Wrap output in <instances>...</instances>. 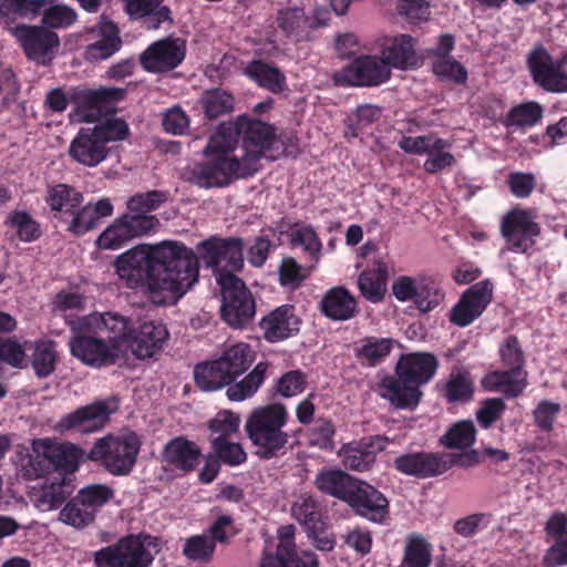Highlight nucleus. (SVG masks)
<instances>
[{
	"instance_id": "7c9ffc66",
	"label": "nucleus",
	"mask_w": 567,
	"mask_h": 567,
	"mask_svg": "<svg viewBox=\"0 0 567 567\" xmlns=\"http://www.w3.org/2000/svg\"><path fill=\"white\" fill-rule=\"evenodd\" d=\"M358 482L359 478L342 470L329 468L317 474L315 485L320 492L347 504Z\"/></svg>"
},
{
	"instance_id": "a211bd4d",
	"label": "nucleus",
	"mask_w": 567,
	"mask_h": 567,
	"mask_svg": "<svg viewBox=\"0 0 567 567\" xmlns=\"http://www.w3.org/2000/svg\"><path fill=\"white\" fill-rule=\"evenodd\" d=\"M127 320L130 319L127 318ZM167 337L168 331L162 322L145 321L137 330H133L131 321H128L126 336L122 340V354L124 348H130L138 359L152 358L162 350Z\"/></svg>"
},
{
	"instance_id": "4468645a",
	"label": "nucleus",
	"mask_w": 567,
	"mask_h": 567,
	"mask_svg": "<svg viewBox=\"0 0 567 567\" xmlns=\"http://www.w3.org/2000/svg\"><path fill=\"white\" fill-rule=\"evenodd\" d=\"M117 409V400L114 398L96 401L64 415L55 427L59 431L97 432L105 427L111 414Z\"/></svg>"
},
{
	"instance_id": "3c124183",
	"label": "nucleus",
	"mask_w": 567,
	"mask_h": 567,
	"mask_svg": "<svg viewBox=\"0 0 567 567\" xmlns=\"http://www.w3.org/2000/svg\"><path fill=\"white\" fill-rule=\"evenodd\" d=\"M95 515L75 496L59 513V520L65 525L81 529L93 523Z\"/></svg>"
},
{
	"instance_id": "c03bdc74",
	"label": "nucleus",
	"mask_w": 567,
	"mask_h": 567,
	"mask_svg": "<svg viewBox=\"0 0 567 567\" xmlns=\"http://www.w3.org/2000/svg\"><path fill=\"white\" fill-rule=\"evenodd\" d=\"M414 305L422 312L434 310L445 297L437 280L431 276H419Z\"/></svg>"
},
{
	"instance_id": "680f3d73",
	"label": "nucleus",
	"mask_w": 567,
	"mask_h": 567,
	"mask_svg": "<svg viewBox=\"0 0 567 567\" xmlns=\"http://www.w3.org/2000/svg\"><path fill=\"white\" fill-rule=\"evenodd\" d=\"M8 224L16 228L22 241H33L40 236L38 223L24 210L12 212L8 217Z\"/></svg>"
},
{
	"instance_id": "6ab92c4d",
	"label": "nucleus",
	"mask_w": 567,
	"mask_h": 567,
	"mask_svg": "<svg viewBox=\"0 0 567 567\" xmlns=\"http://www.w3.org/2000/svg\"><path fill=\"white\" fill-rule=\"evenodd\" d=\"M301 319L292 305H281L265 316L258 322L262 338L269 343H278L295 337L300 331Z\"/></svg>"
},
{
	"instance_id": "5fc2aeb1",
	"label": "nucleus",
	"mask_w": 567,
	"mask_h": 567,
	"mask_svg": "<svg viewBox=\"0 0 567 567\" xmlns=\"http://www.w3.org/2000/svg\"><path fill=\"white\" fill-rule=\"evenodd\" d=\"M228 466H239L247 461V453L240 443L228 441L226 437H215V462Z\"/></svg>"
},
{
	"instance_id": "4d7b16f0",
	"label": "nucleus",
	"mask_w": 567,
	"mask_h": 567,
	"mask_svg": "<svg viewBox=\"0 0 567 567\" xmlns=\"http://www.w3.org/2000/svg\"><path fill=\"white\" fill-rule=\"evenodd\" d=\"M35 7V1L30 0H0V27L7 29L11 34V28L17 27L14 21L24 17Z\"/></svg>"
},
{
	"instance_id": "f3484780",
	"label": "nucleus",
	"mask_w": 567,
	"mask_h": 567,
	"mask_svg": "<svg viewBox=\"0 0 567 567\" xmlns=\"http://www.w3.org/2000/svg\"><path fill=\"white\" fill-rule=\"evenodd\" d=\"M493 284L485 279L472 285L460 297L450 312V321L461 328L470 326L492 302Z\"/></svg>"
},
{
	"instance_id": "f03ea898",
	"label": "nucleus",
	"mask_w": 567,
	"mask_h": 567,
	"mask_svg": "<svg viewBox=\"0 0 567 567\" xmlns=\"http://www.w3.org/2000/svg\"><path fill=\"white\" fill-rule=\"evenodd\" d=\"M72 337L69 341L72 355L87 365L112 364L122 355V340L128 320L118 312H93L70 320Z\"/></svg>"
},
{
	"instance_id": "bf43d9fd",
	"label": "nucleus",
	"mask_w": 567,
	"mask_h": 567,
	"mask_svg": "<svg viewBox=\"0 0 567 567\" xmlns=\"http://www.w3.org/2000/svg\"><path fill=\"white\" fill-rule=\"evenodd\" d=\"M499 355L503 364L517 374H520L525 364V357L518 338L508 336L499 348Z\"/></svg>"
},
{
	"instance_id": "ea45409f",
	"label": "nucleus",
	"mask_w": 567,
	"mask_h": 567,
	"mask_svg": "<svg viewBox=\"0 0 567 567\" xmlns=\"http://www.w3.org/2000/svg\"><path fill=\"white\" fill-rule=\"evenodd\" d=\"M289 241L292 247H302L313 262L321 257L322 241L311 225L295 221L288 229Z\"/></svg>"
},
{
	"instance_id": "e433bc0d",
	"label": "nucleus",
	"mask_w": 567,
	"mask_h": 567,
	"mask_svg": "<svg viewBox=\"0 0 567 567\" xmlns=\"http://www.w3.org/2000/svg\"><path fill=\"white\" fill-rule=\"evenodd\" d=\"M278 28L296 42L309 41L311 39L307 14L302 7H285L277 14Z\"/></svg>"
},
{
	"instance_id": "de8ad7c7",
	"label": "nucleus",
	"mask_w": 567,
	"mask_h": 567,
	"mask_svg": "<svg viewBox=\"0 0 567 567\" xmlns=\"http://www.w3.org/2000/svg\"><path fill=\"white\" fill-rule=\"evenodd\" d=\"M451 146L450 142L435 137L424 162V171L429 174H437L444 169L451 168L456 164L455 156L446 150Z\"/></svg>"
},
{
	"instance_id": "c85d7f7f",
	"label": "nucleus",
	"mask_w": 567,
	"mask_h": 567,
	"mask_svg": "<svg viewBox=\"0 0 567 567\" xmlns=\"http://www.w3.org/2000/svg\"><path fill=\"white\" fill-rule=\"evenodd\" d=\"M382 60L386 66L405 70L416 66L414 40L409 34H400L386 39L382 45Z\"/></svg>"
},
{
	"instance_id": "f257e3e1",
	"label": "nucleus",
	"mask_w": 567,
	"mask_h": 567,
	"mask_svg": "<svg viewBox=\"0 0 567 567\" xmlns=\"http://www.w3.org/2000/svg\"><path fill=\"white\" fill-rule=\"evenodd\" d=\"M114 266L127 287H143L157 306L176 303L198 279L195 252L176 240L137 245L117 256Z\"/></svg>"
},
{
	"instance_id": "0eeeda50",
	"label": "nucleus",
	"mask_w": 567,
	"mask_h": 567,
	"mask_svg": "<svg viewBox=\"0 0 567 567\" xmlns=\"http://www.w3.org/2000/svg\"><path fill=\"white\" fill-rule=\"evenodd\" d=\"M216 282L220 289L219 315L233 330H247L255 321L257 302L246 282L230 272H220Z\"/></svg>"
},
{
	"instance_id": "e2e57ef3",
	"label": "nucleus",
	"mask_w": 567,
	"mask_h": 567,
	"mask_svg": "<svg viewBox=\"0 0 567 567\" xmlns=\"http://www.w3.org/2000/svg\"><path fill=\"white\" fill-rule=\"evenodd\" d=\"M505 410L506 403L502 398H487L482 401L476 411V420L482 429L488 430L501 420Z\"/></svg>"
},
{
	"instance_id": "f704fd0d",
	"label": "nucleus",
	"mask_w": 567,
	"mask_h": 567,
	"mask_svg": "<svg viewBox=\"0 0 567 567\" xmlns=\"http://www.w3.org/2000/svg\"><path fill=\"white\" fill-rule=\"evenodd\" d=\"M388 275V265L381 260L364 269L358 278L361 296L373 303L382 301L386 291Z\"/></svg>"
},
{
	"instance_id": "79ce46f5",
	"label": "nucleus",
	"mask_w": 567,
	"mask_h": 567,
	"mask_svg": "<svg viewBox=\"0 0 567 567\" xmlns=\"http://www.w3.org/2000/svg\"><path fill=\"white\" fill-rule=\"evenodd\" d=\"M443 395L449 403L465 404L473 400L474 382L467 371H452L443 386Z\"/></svg>"
},
{
	"instance_id": "052dcab7",
	"label": "nucleus",
	"mask_w": 567,
	"mask_h": 567,
	"mask_svg": "<svg viewBox=\"0 0 567 567\" xmlns=\"http://www.w3.org/2000/svg\"><path fill=\"white\" fill-rule=\"evenodd\" d=\"M307 388V375L301 370L285 372L276 382V392L282 398H292L302 393Z\"/></svg>"
},
{
	"instance_id": "c756f323",
	"label": "nucleus",
	"mask_w": 567,
	"mask_h": 567,
	"mask_svg": "<svg viewBox=\"0 0 567 567\" xmlns=\"http://www.w3.org/2000/svg\"><path fill=\"white\" fill-rule=\"evenodd\" d=\"M244 240L238 237L215 236V275L235 274L244 268Z\"/></svg>"
},
{
	"instance_id": "69168bd1",
	"label": "nucleus",
	"mask_w": 567,
	"mask_h": 567,
	"mask_svg": "<svg viewBox=\"0 0 567 567\" xmlns=\"http://www.w3.org/2000/svg\"><path fill=\"white\" fill-rule=\"evenodd\" d=\"M336 427L331 420L320 417L309 430L310 444L322 450H332Z\"/></svg>"
},
{
	"instance_id": "774afa93",
	"label": "nucleus",
	"mask_w": 567,
	"mask_h": 567,
	"mask_svg": "<svg viewBox=\"0 0 567 567\" xmlns=\"http://www.w3.org/2000/svg\"><path fill=\"white\" fill-rule=\"evenodd\" d=\"M189 117L181 106H172L162 114L163 130L172 135H183L189 127Z\"/></svg>"
},
{
	"instance_id": "603ef678",
	"label": "nucleus",
	"mask_w": 567,
	"mask_h": 567,
	"mask_svg": "<svg viewBox=\"0 0 567 567\" xmlns=\"http://www.w3.org/2000/svg\"><path fill=\"white\" fill-rule=\"evenodd\" d=\"M244 121L241 115L236 121L223 122L215 127V137L218 145H220L219 155L227 156L226 153L233 151L239 137L243 138Z\"/></svg>"
},
{
	"instance_id": "37998d69",
	"label": "nucleus",
	"mask_w": 567,
	"mask_h": 567,
	"mask_svg": "<svg viewBox=\"0 0 567 567\" xmlns=\"http://www.w3.org/2000/svg\"><path fill=\"white\" fill-rule=\"evenodd\" d=\"M431 564V544L422 535H410L404 547L401 567H430Z\"/></svg>"
},
{
	"instance_id": "9d476101",
	"label": "nucleus",
	"mask_w": 567,
	"mask_h": 567,
	"mask_svg": "<svg viewBox=\"0 0 567 567\" xmlns=\"http://www.w3.org/2000/svg\"><path fill=\"white\" fill-rule=\"evenodd\" d=\"M30 455L31 468L25 470L29 477L42 475L49 466L65 472H75L84 458V451L72 443H60L51 439H38L32 442Z\"/></svg>"
},
{
	"instance_id": "864d4df0",
	"label": "nucleus",
	"mask_w": 567,
	"mask_h": 567,
	"mask_svg": "<svg viewBox=\"0 0 567 567\" xmlns=\"http://www.w3.org/2000/svg\"><path fill=\"white\" fill-rule=\"evenodd\" d=\"M164 200L165 195L157 190L136 194L126 203L128 210L127 214H130L131 217L143 216L146 218H155L154 216L148 215V213L157 209Z\"/></svg>"
},
{
	"instance_id": "f8f14e48",
	"label": "nucleus",
	"mask_w": 567,
	"mask_h": 567,
	"mask_svg": "<svg viewBox=\"0 0 567 567\" xmlns=\"http://www.w3.org/2000/svg\"><path fill=\"white\" fill-rule=\"evenodd\" d=\"M277 538L276 553H264L259 567H319L316 553L297 549L293 525L280 526Z\"/></svg>"
},
{
	"instance_id": "473e14b6",
	"label": "nucleus",
	"mask_w": 567,
	"mask_h": 567,
	"mask_svg": "<svg viewBox=\"0 0 567 567\" xmlns=\"http://www.w3.org/2000/svg\"><path fill=\"white\" fill-rule=\"evenodd\" d=\"M83 194L68 184H56L47 190L45 203L60 219L70 218L83 203Z\"/></svg>"
},
{
	"instance_id": "49530a36",
	"label": "nucleus",
	"mask_w": 567,
	"mask_h": 567,
	"mask_svg": "<svg viewBox=\"0 0 567 567\" xmlns=\"http://www.w3.org/2000/svg\"><path fill=\"white\" fill-rule=\"evenodd\" d=\"M381 116V109L373 105L358 106L355 112L347 116L344 121V137L354 138L360 133L371 127Z\"/></svg>"
},
{
	"instance_id": "ddd939ff",
	"label": "nucleus",
	"mask_w": 567,
	"mask_h": 567,
	"mask_svg": "<svg viewBox=\"0 0 567 567\" xmlns=\"http://www.w3.org/2000/svg\"><path fill=\"white\" fill-rule=\"evenodd\" d=\"M11 35L28 59L43 65L54 58L60 47L58 34L39 25L18 24L11 28Z\"/></svg>"
},
{
	"instance_id": "393cba45",
	"label": "nucleus",
	"mask_w": 567,
	"mask_h": 567,
	"mask_svg": "<svg viewBox=\"0 0 567 567\" xmlns=\"http://www.w3.org/2000/svg\"><path fill=\"white\" fill-rule=\"evenodd\" d=\"M109 152L110 148L104 145L92 127H82L69 146L71 158L86 167H95L101 164L107 157Z\"/></svg>"
},
{
	"instance_id": "aec40b11",
	"label": "nucleus",
	"mask_w": 567,
	"mask_h": 567,
	"mask_svg": "<svg viewBox=\"0 0 567 567\" xmlns=\"http://www.w3.org/2000/svg\"><path fill=\"white\" fill-rule=\"evenodd\" d=\"M347 505L360 517L382 524L389 516L390 503L382 492L359 480Z\"/></svg>"
},
{
	"instance_id": "20e7f679",
	"label": "nucleus",
	"mask_w": 567,
	"mask_h": 567,
	"mask_svg": "<svg viewBox=\"0 0 567 567\" xmlns=\"http://www.w3.org/2000/svg\"><path fill=\"white\" fill-rule=\"evenodd\" d=\"M439 368L437 358L430 352L402 354L394 374L384 377L380 384V396L399 410H414L421 402V388L429 383Z\"/></svg>"
},
{
	"instance_id": "5701e85b",
	"label": "nucleus",
	"mask_w": 567,
	"mask_h": 567,
	"mask_svg": "<svg viewBox=\"0 0 567 567\" xmlns=\"http://www.w3.org/2000/svg\"><path fill=\"white\" fill-rule=\"evenodd\" d=\"M185 58V42L168 38L151 44L141 55V64L148 72H166L177 68Z\"/></svg>"
},
{
	"instance_id": "8fccbe9b",
	"label": "nucleus",
	"mask_w": 567,
	"mask_h": 567,
	"mask_svg": "<svg viewBox=\"0 0 567 567\" xmlns=\"http://www.w3.org/2000/svg\"><path fill=\"white\" fill-rule=\"evenodd\" d=\"M56 353L54 343L50 340H39L34 343L32 368L38 378H47L55 368Z\"/></svg>"
},
{
	"instance_id": "72a5a7b5",
	"label": "nucleus",
	"mask_w": 567,
	"mask_h": 567,
	"mask_svg": "<svg viewBox=\"0 0 567 567\" xmlns=\"http://www.w3.org/2000/svg\"><path fill=\"white\" fill-rule=\"evenodd\" d=\"M200 456L199 447L182 436L171 440L163 454L165 462L185 472L193 471L199 464Z\"/></svg>"
},
{
	"instance_id": "0e129e2a",
	"label": "nucleus",
	"mask_w": 567,
	"mask_h": 567,
	"mask_svg": "<svg viewBox=\"0 0 567 567\" xmlns=\"http://www.w3.org/2000/svg\"><path fill=\"white\" fill-rule=\"evenodd\" d=\"M560 411L561 406L559 403L542 400L533 411L535 425L544 433L551 432Z\"/></svg>"
},
{
	"instance_id": "4c0bfd02",
	"label": "nucleus",
	"mask_w": 567,
	"mask_h": 567,
	"mask_svg": "<svg viewBox=\"0 0 567 567\" xmlns=\"http://www.w3.org/2000/svg\"><path fill=\"white\" fill-rule=\"evenodd\" d=\"M130 17L134 19L146 18L144 24L147 29H157L169 19V10L162 7V0H123Z\"/></svg>"
},
{
	"instance_id": "58836bf2",
	"label": "nucleus",
	"mask_w": 567,
	"mask_h": 567,
	"mask_svg": "<svg viewBox=\"0 0 567 567\" xmlns=\"http://www.w3.org/2000/svg\"><path fill=\"white\" fill-rule=\"evenodd\" d=\"M291 515L305 532L327 520L324 507L311 495H300L291 505Z\"/></svg>"
},
{
	"instance_id": "a18cd8bd",
	"label": "nucleus",
	"mask_w": 567,
	"mask_h": 567,
	"mask_svg": "<svg viewBox=\"0 0 567 567\" xmlns=\"http://www.w3.org/2000/svg\"><path fill=\"white\" fill-rule=\"evenodd\" d=\"M476 440V429L470 420L458 421L441 437L440 442L447 449L466 450Z\"/></svg>"
},
{
	"instance_id": "bb28decb",
	"label": "nucleus",
	"mask_w": 567,
	"mask_h": 567,
	"mask_svg": "<svg viewBox=\"0 0 567 567\" xmlns=\"http://www.w3.org/2000/svg\"><path fill=\"white\" fill-rule=\"evenodd\" d=\"M320 311L331 320L346 321L359 312L358 301L347 288L333 287L322 297Z\"/></svg>"
},
{
	"instance_id": "9b49d317",
	"label": "nucleus",
	"mask_w": 567,
	"mask_h": 567,
	"mask_svg": "<svg viewBox=\"0 0 567 567\" xmlns=\"http://www.w3.org/2000/svg\"><path fill=\"white\" fill-rule=\"evenodd\" d=\"M501 234L509 251L527 254L540 235V226L534 220L530 210L513 208L502 218Z\"/></svg>"
},
{
	"instance_id": "338daca9",
	"label": "nucleus",
	"mask_w": 567,
	"mask_h": 567,
	"mask_svg": "<svg viewBox=\"0 0 567 567\" xmlns=\"http://www.w3.org/2000/svg\"><path fill=\"white\" fill-rule=\"evenodd\" d=\"M92 130L101 137L105 146L110 142L125 140L130 133L128 125L121 118H107Z\"/></svg>"
},
{
	"instance_id": "c9c22d12",
	"label": "nucleus",
	"mask_w": 567,
	"mask_h": 567,
	"mask_svg": "<svg viewBox=\"0 0 567 567\" xmlns=\"http://www.w3.org/2000/svg\"><path fill=\"white\" fill-rule=\"evenodd\" d=\"M394 348L392 338L364 337L354 343V355L365 367H377L385 361Z\"/></svg>"
},
{
	"instance_id": "09e8293b",
	"label": "nucleus",
	"mask_w": 567,
	"mask_h": 567,
	"mask_svg": "<svg viewBox=\"0 0 567 567\" xmlns=\"http://www.w3.org/2000/svg\"><path fill=\"white\" fill-rule=\"evenodd\" d=\"M544 110L537 102L530 101L513 106L506 116L505 125L533 127L543 118Z\"/></svg>"
},
{
	"instance_id": "1a4fd4ad",
	"label": "nucleus",
	"mask_w": 567,
	"mask_h": 567,
	"mask_svg": "<svg viewBox=\"0 0 567 567\" xmlns=\"http://www.w3.org/2000/svg\"><path fill=\"white\" fill-rule=\"evenodd\" d=\"M157 551L155 537L126 536L95 551L94 564L97 567H148Z\"/></svg>"
},
{
	"instance_id": "39448f33",
	"label": "nucleus",
	"mask_w": 567,
	"mask_h": 567,
	"mask_svg": "<svg viewBox=\"0 0 567 567\" xmlns=\"http://www.w3.org/2000/svg\"><path fill=\"white\" fill-rule=\"evenodd\" d=\"M255 357V351L248 343L237 342L227 347L215 358V391L228 385L226 395L230 401L251 398L264 383L269 363L258 362L241 381H235L249 369Z\"/></svg>"
},
{
	"instance_id": "cd10ccee",
	"label": "nucleus",
	"mask_w": 567,
	"mask_h": 567,
	"mask_svg": "<svg viewBox=\"0 0 567 567\" xmlns=\"http://www.w3.org/2000/svg\"><path fill=\"white\" fill-rule=\"evenodd\" d=\"M244 74L259 87L274 94H280L287 89L285 73L271 62L261 59L251 60L245 66Z\"/></svg>"
},
{
	"instance_id": "4be33fe9",
	"label": "nucleus",
	"mask_w": 567,
	"mask_h": 567,
	"mask_svg": "<svg viewBox=\"0 0 567 567\" xmlns=\"http://www.w3.org/2000/svg\"><path fill=\"white\" fill-rule=\"evenodd\" d=\"M393 467L406 476L425 480L446 473V461L443 453L420 451L396 456Z\"/></svg>"
},
{
	"instance_id": "2eb2a0df",
	"label": "nucleus",
	"mask_w": 567,
	"mask_h": 567,
	"mask_svg": "<svg viewBox=\"0 0 567 567\" xmlns=\"http://www.w3.org/2000/svg\"><path fill=\"white\" fill-rule=\"evenodd\" d=\"M157 225L156 218L131 217L130 214H124L104 229L97 237L96 245L101 249H120L130 240L154 230Z\"/></svg>"
},
{
	"instance_id": "b1692460",
	"label": "nucleus",
	"mask_w": 567,
	"mask_h": 567,
	"mask_svg": "<svg viewBox=\"0 0 567 567\" xmlns=\"http://www.w3.org/2000/svg\"><path fill=\"white\" fill-rule=\"evenodd\" d=\"M564 59L554 60L543 45L535 47L526 58L533 82L546 92L554 93Z\"/></svg>"
},
{
	"instance_id": "412c9836",
	"label": "nucleus",
	"mask_w": 567,
	"mask_h": 567,
	"mask_svg": "<svg viewBox=\"0 0 567 567\" xmlns=\"http://www.w3.org/2000/svg\"><path fill=\"white\" fill-rule=\"evenodd\" d=\"M388 443L386 436L373 435L344 444L339 451V456L347 470L367 472L374 465L377 455L386 449Z\"/></svg>"
},
{
	"instance_id": "7ed1b4c3",
	"label": "nucleus",
	"mask_w": 567,
	"mask_h": 567,
	"mask_svg": "<svg viewBox=\"0 0 567 567\" xmlns=\"http://www.w3.org/2000/svg\"><path fill=\"white\" fill-rule=\"evenodd\" d=\"M243 150L240 158L236 156H220V145L215 141V187L229 185L234 179L254 176L261 168L260 161L267 158L276 161L274 154L278 143L276 127L261 120L251 118L244 114Z\"/></svg>"
},
{
	"instance_id": "a878e982",
	"label": "nucleus",
	"mask_w": 567,
	"mask_h": 567,
	"mask_svg": "<svg viewBox=\"0 0 567 567\" xmlns=\"http://www.w3.org/2000/svg\"><path fill=\"white\" fill-rule=\"evenodd\" d=\"M92 42L85 48L87 61L97 62L110 59L121 48V39L116 25L105 19L89 30Z\"/></svg>"
},
{
	"instance_id": "dca6fc26",
	"label": "nucleus",
	"mask_w": 567,
	"mask_h": 567,
	"mask_svg": "<svg viewBox=\"0 0 567 567\" xmlns=\"http://www.w3.org/2000/svg\"><path fill=\"white\" fill-rule=\"evenodd\" d=\"M390 76L391 70L382 58L361 55L339 72L337 81L350 86H378Z\"/></svg>"
},
{
	"instance_id": "6e6552de",
	"label": "nucleus",
	"mask_w": 567,
	"mask_h": 567,
	"mask_svg": "<svg viewBox=\"0 0 567 567\" xmlns=\"http://www.w3.org/2000/svg\"><path fill=\"white\" fill-rule=\"evenodd\" d=\"M141 441L133 432L97 439L87 458L112 475H127L136 463Z\"/></svg>"
},
{
	"instance_id": "423d86ee",
	"label": "nucleus",
	"mask_w": 567,
	"mask_h": 567,
	"mask_svg": "<svg viewBox=\"0 0 567 567\" xmlns=\"http://www.w3.org/2000/svg\"><path fill=\"white\" fill-rule=\"evenodd\" d=\"M288 421V409L280 402L257 406L249 413L244 430L259 460L279 458L288 452L290 435L284 431Z\"/></svg>"
},
{
	"instance_id": "6e6d98bb",
	"label": "nucleus",
	"mask_w": 567,
	"mask_h": 567,
	"mask_svg": "<svg viewBox=\"0 0 567 567\" xmlns=\"http://www.w3.org/2000/svg\"><path fill=\"white\" fill-rule=\"evenodd\" d=\"M213 553V526L202 535H195L185 540L183 554L190 560H205Z\"/></svg>"
},
{
	"instance_id": "2f4dec72",
	"label": "nucleus",
	"mask_w": 567,
	"mask_h": 567,
	"mask_svg": "<svg viewBox=\"0 0 567 567\" xmlns=\"http://www.w3.org/2000/svg\"><path fill=\"white\" fill-rule=\"evenodd\" d=\"M70 493L64 478L59 476L47 480L41 486H34L30 499L40 512H50L60 507Z\"/></svg>"
},
{
	"instance_id": "13d9d810",
	"label": "nucleus",
	"mask_w": 567,
	"mask_h": 567,
	"mask_svg": "<svg viewBox=\"0 0 567 567\" xmlns=\"http://www.w3.org/2000/svg\"><path fill=\"white\" fill-rule=\"evenodd\" d=\"M114 495L113 489L105 484H92L81 488L76 497L95 515L97 509L106 504Z\"/></svg>"
},
{
	"instance_id": "a19ab883",
	"label": "nucleus",
	"mask_w": 567,
	"mask_h": 567,
	"mask_svg": "<svg viewBox=\"0 0 567 567\" xmlns=\"http://www.w3.org/2000/svg\"><path fill=\"white\" fill-rule=\"evenodd\" d=\"M37 8H43L41 22L45 29H65L71 27L78 18L74 9L66 4L53 3L51 0L35 1Z\"/></svg>"
}]
</instances>
